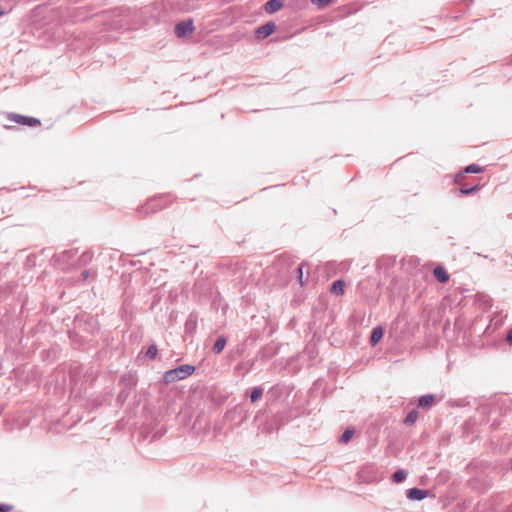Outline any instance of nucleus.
Listing matches in <instances>:
<instances>
[{"label": "nucleus", "instance_id": "nucleus-1", "mask_svg": "<svg viewBox=\"0 0 512 512\" xmlns=\"http://www.w3.org/2000/svg\"><path fill=\"white\" fill-rule=\"evenodd\" d=\"M195 371V367L192 365H181L175 369H171L169 371H166L163 376V381L166 384L173 383L178 380H183L187 378L188 376L192 375Z\"/></svg>", "mask_w": 512, "mask_h": 512}, {"label": "nucleus", "instance_id": "nucleus-2", "mask_svg": "<svg viewBox=\"0 0 512 512\" xmlns=\"http://www.w3.org/2000/svg\"><path fill=\"white\" fill-rule=\"evenodd\" d=\"M166 205H167L166 197H163V196L154 197L141 207L140 212L145 213V214L154 213V212H157L158 210H161L162 208L166 207Z\"/></svg>", "mask_w": 512, "mask_h": 512}, {"label": "nucleus", "instance_id": "nucleus-3", "mask_svg": "<svg viewBox=\"0 0 512 512\" xmlns=\"http://www.w3.org/2000/svg\"><path fill=\"white\" fill-rule=\"evenodd\" d=\"M7 119L10 122H14L20 125L37 126L40 125V121L37 118L22 116L19 114L10 113L7 115Z\"/></svg>", "mask_w": 512, "mask_h": 512}, {"label": "nucleus", "instance_id": "nucleus-4", "mask_svg": "<svg viewBox=\"0 0 512 512\" xmlns=\"http://www.w3.org/2000/svg\"><path fill=\"white\" fill-rule=\"evenodd\" d=\"M172 32H195L193 18H187L183 21L177 22Z\"/></svg>", "mask_w": 512, "mask_h": 512}, {"label": "nucleus", "instance_id": "nucleus-5", "mask_svg": "<svg viewBox=\"0 0 512 512\" xmlns=\"http://www.w3.org/2000/svg\"><path fill=\"white\" fill-rule=\"evenodd\" d=\"M284 5V0H268L264 4V11L267 14H273L279 11Z\"/></svg>", "mask_w": 512, "mask_h": 512}, {"label": "nucleus", "instance_id": "nucleus-6", "mask_svg": "<svg viewBox=\"0 0 512 512\" xmlns=\"http://www.w3.org/2000/svg\"><path fill=\"white\" fill-rule=\"evenodd\" d=\"M406 495H407V498L410 499V500L420 501V500H423L424 498L427 497L428 491L427 490L418 489V488H411V489L407 490V494Z\"/></svg>", "mask_w": 512, "mask_h": 512}, {"label": "nucleus", "instance_id": "nucleus-7", "mask_svg": "<svg viewBox=\"0 0 512 512\" xmlns=\"http://www.w3.org/2000/svg\"><path fill=\"white\" fill-rule=\"evenodd\" d=\"M433 274L441 283H446L449 280V274L442 266L434 268Z\"/></svg>", "mask_w": 512, "mask_h": 512}, {"label": "nucleus", "instance_id": "nucleus-8", "mask_svg": "<svg viewBox=\"0 0 512 512\" xmlns=\"http://www.w3.org/2000/svg\"><path fill=\"white\" fill-rule=\"evenodd\" d=\"M383 337V329L381 326H377L372 330L370 343L372 346H375Z\"/></svg>", "mask_w": 512, "mask_h": 512}, {"label": "nucleus", "instance_id": "nucleus-9", "mask_svg": "<svg viewBox=\"0 0 512 512\" xmlns=\"http://www.w3.org/2000/svg\"><path fill=\"white\" fill-rule=\"evenodd\" d=\"M435 402V397L432 394L423 395L419 398V406L423 408L431 407Z\"/></svg>", "mask_w": 512, "mask_h": 512}, {"label": "nucleus", "instance_id": "nucleus-10", "mask_svg": "<svg viewBox=\"0 0 512 512\" xmlns=\"http://www.w3.org/2000/svg\"><path fill=\"white\" fill-rule=\"evenodd\" d=\"M276 24L273 21H268L263 25L256 27L253 32H275Z\"/></svg>", "mask_w": 512, "mask_h": 512}, {"label": "nucleus", "instance_id": "nucleus-11", "mask_svg": "<svg viewBox=\"0 0 512 512\" xmlns=\"http://www.w3.org/2000/svg\"><path fill=\"white\" fill-rule=\"evenodd\" d=\"M345 282L343 280H337L332 284L331 292L339 295L344 293Z\"/></svg>", "mask_w": 512, "mask_h": 512}, {"label": "nucleus", "instance_id": "nucleus-12", "mask_svg": "<svg viewBox=\"0 0 512 512\" xmlns=\"http://www.w3.org/2000/svg\"><path fill=\"white\" fill-rule=\"evenodd\" d=\"M225 345H226V339L224 337H219L213 346V351L216 354H220L223 351V349L225 348Z\"/></svg>", "mask_w": 512, "mask_h": 512}, {"label": "nucleus", "instance_id": "nucleus-13", "mask_svg": "<svg viewBox=\"0 0 512 512\" xmlns=\"http://www.w3.org/2000/svg\"><path fill=\"white\" fill-rule=\"evenodd\" d=\"M407 475L408 473L405 470L400 469L393 473L392 480L395 483H401L406 479Z\"/></svg>", "mask_w": 512, "mask_h": 512}, {"label": "nucleus", "instance_id": "nucleus-14", "mask_svg": "<svg viewBox=\"0 0 512 512\" xmlns=\"http://www.w3.org/2000/svg\"><path fill=\"white\" fill-rule=\"evenodd\" d=\"M418 418V411L416 409H412L406 416L404 423L406 425H413Z\"/></svg>", "mask_w": 512, "mask_h": 512}, {"label": "nucleus", "instance_id": "nucleus-15", "mask_svg": "<svg viewBox=\"0 0 512 512\" xmlns=\"http://www.w3.org/2000/svg\"><path fill=\"white\" fill-rule=\"evenodd\" d=\"M353 435H354V429H350V428L346 429L340 437V442L344 443V444L348 443L351 440V438L353 437Z\"/></svg>", "mask_w": 512, "mask_h": 512}, {"label": "nucleus", "instance_id": "nucleus-16", "mask_svg": "<svg viewBox=\"0 0 512 512\" xmlns=\"http://www.w3.org/2000/svg\"><path fill=\"white\" fill-rule=\"evenodd\" d=\"M263 395V389L260 387H256L252 390L250 398L252 402H256L259 400Z\"/></svg>", "mask_w": 512, "mask_h": 512}, {"label": "nucleus", "instance_id": "nucleus-17", "mask_svg": "<svg viewBox=\"0 0 512 512\" xmlns=\"http://www.w3.org/2000/svg\"><path fill=\"white\" fill-rule=\"evenodd\" d=\"M335 0H311V3L317 8L322 9L333 3Z\"/></svg>", "mask_w": 512, "mask_h": 512}, {"label": "nucleus", "instance_id": "nucleus-18", "mask_svg": "<svg viewBox=\"0 0 512 512\" xmlns=\"http://www.w3.org/2000/svg\"><path fill=\"white\" fill-rule=\"evenodd\" d=\"M157 352H158L157 346L154 344L150 345L146 351V356L151 359H154L157 356Z\"/></svg>", "mask_w": 512, "mask_h": 512}, {"label": "nucleus", "instance_id": "nucleus-19", "mask_svg": "<svg viewBox=\"0 0 512 512\" xmlns=\"http://www.w3.org/2000/svg\"><path fill=\"white\" fill-rule=\"evenodd\" d=\"M465 172L466 173H480V172H482V168L477 164H471L466 167Z\"/></svg>", "mask_w": 512, "mask_h": 512}, {"label": "nucleus", "instance_id": "nucleus-20", "mask_svg": "<svg viewBox=\"0 0 512 512\" xmlns=\"http://www.w3.org/2000/svg\"><path fill=\"white\" fill-rule=\"evenodd\" d=\"M92 257L93 255L91 252H84L80 257V264H87L89 261H91Z\"/></svg>", "mask_w": 512, "mask_h": 512}, {"label": "nucleus", "instance_id": "nucleus-21", "mask_svg": "<svg viewBox=\"0 0 512 512\" xmlns=\"http://www.w3.org/2000/svg\"><path fill=\"white\" fill-rule=\"evenodd\" d=\"M161 5L157 2H154L148 6L145 7L146 12H154L160 10Z\"/></svg>", "mask_w": 512, "mask_h": 512}, {"label": "nucleus", "instance_id": "nucleus-22", "mask_svg": "<svg viewBox=\"0 0 512 512\" xmlns=\"http://www.w3.org/2000/svg\"><path fill=\"white\" fill-rule=\"evenodd\" d=\"M477 189V186H473V187H470V188H466V187H462L460 189V192L463 194V195H468V194H471L473 191H475Z\"/></svg>", "mask_w": 512, "mask_h": 512}, {"label": "nucleus", "instance_id": "nucleus-23", "mask_svg": "<svg viewBox=\"0 0 512 512\" xmlns=\"http://www.w3.org/2000/svg\"><path fill=\"white\" fill-rule=\"evenodd\" d=\"M297 272L299 274V282L301 285H303V280H302V277H303V264H301L298 268H297Z\"/></svg>", "mask_w": 512, "mask_h": 512}, {"label": "nucleus", "instance_id": "nucleus-24", "mask_svg": "<svg viewBox=\"0 0 512 512\" xmlns=\"http://www.w3.org/2000/svg\"><path fill=\"white\" fill-rule=\"evenodd\" d=\"M506 341L512 345V329H510L507 333Z\"/></svg>", "mask_w": 512, "mask_h": 512}, {"label": "nucleus", "instance_id": "nucleus-25", "mask_svg": "<svg viewBox=\"0 0 512 512\" xmlns=\"http://www.w3.org/2000/svg\"><path fill=\"white\" fill-rule=\"evenodd\" d=\"M11 510V506L2 504V512H8Z\"/></svg>", "mask_w": 512, "mask_h": 512}, {"label": "nucleus", "instance_id": "nucleus-26", "mask_svg": "<svg viewBox=\"0 0 512 512\" xmlns=\"http://www.w3.org/2000/svg\"><path fill=\"white\" fill-rule=\"evenodd\" d=\"M82 276L84 279H87L89 277V271L88 270L83 271Z\"/></svg>", "mask_w": 512, "mask_h": 512}, {"label": "nucleus", "instance_id": "nucleus-27", "mask_svg": "<svg viewBox=\"0 0 512 512\" xmlns=\"http://www.w3.org/2000/svg\"><path fill=\"white\" fill-rule=\"evenodd\" d=\"M270 34L268 33H265V34H258V39H265L267 36H269Z\"/></svg>", "mask_w": 512, "mask_h": 512}, {"label": "nucleus", "instance_id": "nucleus-28", "mask_svg": "<svg viewBox=\"0 0 512 512\" xmlns=\"http://www.w3.org/2000/svg\"><path fill=\"white\" fill-rule=\"evenodd\" d=\"M179 37H186V36H189L190 34H185V33H182V34H177Z\"/></svg>", "mask_w": 512, "mask_h": 512}]
</instances>
